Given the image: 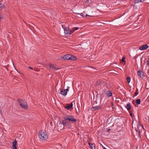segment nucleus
Listing matches in <instances>:
<instances>
[{"label": "nucleus", "mask_w": 149, "mask_h": 149, "mask_svg": "<svg viewBox=\"0 0 149 149\" xmlns=\"http://www.w3.org/2000/svg\"><path fill=\"white\" fill-rule=\"evenodd\" d=\"M38 136L39 138L42 140H46L47 139L48 136L46 132L44 130H41L39 132Z\"/></svg>", "instance_id": "1"}, {"label": "nucleus", "mask_w": 149, "mask_h": 149, "mask_svg": "<svg viewBox=\"0 0 149 149\" xmlns=\"http://www.w3.org/2000/svg\"><path fill=\"white\" fill-rule=\"evenodd\" d=\"M17 101L21 108H23L24 109H27L28 106L26 101L23 100H20L18 99Z\"/></svg>", "instance_id": "2"}, {"label": "nucleus", "mask_w": 149, "mask_h": 149, "mask_svg": "<svg viewBox=\"0 0 149 149\" xmlns=\"http://www.w3.org/2000/svg\"><path fill=\"white\" fill-rule=\"evenodd\" d=\"M64 120H68L69 121L72 122H76L77 120L74 119L73 116H68L66 117H64Z\"/></svg>", "instance_id": "3"}, {"label": "nucleus", "mask_w": 149, "mask_h": 149, "mask_svg": "<svg viewBox=\"0 0 149 149\" xmlns=\"http://www.w3.org/2000/svg\"><path fill=\"white\" fill-rule=\"evenodd\" d=\"M68 88H69V87H68V88L66 89H61L59 93L63 95H66L67 94V92L69 91V89Z\"/></svg>", "instance_id": "4"}, {"label": "nucleus", "mask_w": 149, "mask_h": 149, "mask_svg": "<svg viewBox=\"0 0 149 149\" xmlns=\"http://www.w3.org/2000/svg\"><path fill=\"white\" fill-rule=\"evenodd\" d=\"M64 125L62 124L61 122L57 123V128L58 130H61L64 128Z\"/></svg>", "instance_id": "5"}, {"label": "nucleus", "mask_w": 149, "mask_h": 149, "mask_svg": "<svg viewBox=\"0 0 149 149\" xmlns=\"http://www.w3.org/2000/svg\"><path fill=\"white\" fill-rule=\"evenodd\" d=\"M92 103V108L91 109L92 111H94L96 109H100L101 108V106H96L95 103Z\"/></svg>", "instance_id": "6"}, {"label": "nucleus", "mask_w": 149, "mask_h": 149, "mask_svg": "<svg viewBox=\"0 0 149 149\" xmlns=\"http://www.w3.org/2000/svg\"><path fill=\"white\" fill-rule=\"evenodd\" d=\"M69 28H66L64 29V33L66 34H71L72 33H73V31L69 30Z\"/></svg>", "instance_id": "7"}, {"label": "nucleus", "mask_w": 149, "mask_h": 149, "mask_svg": "<svg viewBox=\"0 0 149 149\" xmlns=\"http://www.w3.org/2000/svg\"><path fill=\"white\" fill-rule=\"evenodd\" d=\"M104 95H105L106 96H107L108 97H110L112 96V93L111 91H108L107 92H105L104 93Z\"/></svg>", "instance_id": "8"}, {"label": "nucleus", "mask_w": 149, "mask_h": 149, "mask_svg": "<svg viewBox=\"0 0 149 149\" xmlns=\"http://www.w3.org/2000/svg\"><path fill=\"white\" fill-rule=\"evenodd\" d=\"M148 47V46L147 44L143 45L142 46H141L139 48V49L140 50H143L146 49Z\"/></svg>", "instance_id": "9"}, {"label": "nucleus", "mask_w": 149, "mask_h": 149, "mask_svg": "<svg viewBox=\"0 0 149 149\" xmlns=\"http://www.w3.org/2000/svg\"><path fill=\"white\" fill-rule=\"evenodd\" d=\"M17 142L15 140L13 142V149H17Z\"/></svg>", "instance_id": "10"}, {"label": "nucleus", "mask_w": 149, "mask_h": 149, "mask_svg": "<svg viewBox=\"0 0 149 149\" xmlns=\"http://www.w3.org/2000/svg\"><path fill=\"white\" fill-rule=\"evenodd\" d=\"M73 102H72L70 104H68L65 107V108L68 110L70 109V108H72Z\"/></svg>", "instance_id": "11"}, {"label": "nucleus", "mask_w": 149, "mask_h": 149, "mask_svg": "<svg viewBox=\"0 0 149 149\" xmlns=\"http://www.w3.org/2000/svg\"><path fill=\"white\" fill-rule=\"evenodd\" d=\"M64 127H65L68 128H71V125L70 123L66 121V123L65 124Z\"/></svg>", "instance_id": "12"}, {"label": "nucleus", "mask_w": 149, "mask_h": 149, "mask_svg": "<svg viewBox=\"0 0 149 149\" xmlns=\"http://www.w3.org/2000/svg\"><path fill=\"white\" fill-rule=\"evenodd\" d=\"M54 65H53L52 64H50L49 66V67H50V68H52L53 69H55L56 70H58L59 69V68L56 67L55 66H54Z\"/></svg>", "instance_id": "13"}, {"label": "nucleus", "mask_w": 149, "mask_h": 149, "mask_svg": "<svg viewBox=\"0 0 149 149\" xmlns=\"http://www.w3.org/2000/svg\"><path fill=\"white\" fill-rule=\"evenodd\" d=\"M137 74L140 77H141L143 78V77L144 76V75L143 74H142V72L140 70H139L138 71Z\"/></svg>", "instance_id": "14"}, {"label": "nucleus", "mask_w": 149, "mask_h": 149, "mask_svg": "<svg viewBox=\"0 0 149 149\" xmlns=\"http://www.w3.org/2000/svg\"><path fill=\"white\" fill-rule=\"evenodd\" d=\"M126 107L128 110L129 111L132 108L130 103H127V106Z\"/></svg>", "instance_id": "15"}, {"label": "nucleus", "mask_w": 149, "mask_h": 149, "mask_svg": "<svg viewBox=\"0 0 149 149\" xmlns=\"http://www.w3.org/2000/svg\"><path fill=\"white\" fill-rule=\"evenodd\" d=\"M70 56L71 57H70V60H76L77 58L75 56L71 54H70Z\"/></svg>", "instance_id": "16"}, {"label": "nucleus", "mask_w": 149, "mask_h": 149, "mask_svg": "<svg viewBox=\"0 0 149 149\" xmlns=\"http://www.w3.org/2000/svg\"><path fill=\"white\" fill-rule=\"evenodd\" d=\"M89 144L90 146L92 149H95V147L94 146V145L92 144L91 143H89Z\"/></svg>", "instance_id": "17"}, {"label": "nucleus", "mask_w": 149, "mask_h": 149, "mask_svg": "<svg viewBox=\"0 0 149 149\" xmlns=\"http://www.w3.org/2000/svg\"><path fill=\"white\" fill-rule=\"evenodd\" d=\"M83 15L84 16H82L83 17H86L87 16H90V17H93L94 16V15H93V14H91L90 15H88L87 14H83Z\"/></svg>", "instance_id": "18"}, {"label": "nucleus", "mask_w": 149, "mask_h": 149, "mask_svg": "<svg viewBox=\"0 0 149 149\" xmlns=\"http://www.w3.org/2000/svg\"><path fill=\"white\" fill-rule=\"evenodd\" d=\"M144 0H135L134 1V3H138L139 2H142Z\"/></svg>", "instance_id": "19"}, {"label": "nucleus", "mask_w": 149, "mask_h": 149, "mask_svg": "<svg viewBox=\"0 0 149 149\" xmlns=\"http://www.w3.org/2000/svg\"><path fill=\"white\" fill-rule=\"evenodd\" d=\"M136 102L137 104H140L141 103V100L140 99H137L136 101Z\"/></svg>", "instance_id": "20"}, {"label": "nucleus", "mask_w": 149, "mask_h": 149, "mask_svg": "<svg viewBox=\"0 0 149 149\" xmlns=\"http://www.w3.org/2000/svg\"><path fill=\"white\" fill-rule=\"evenodd\" d=\"M66 55V57L67 58V60H70V57H71V56H70V54H67Z\"/></svg>", "instance_id": "21"}, {"label": "nucleus", "mask_w": 149, "mask_h": 149, "mask_svg": "<svg viewBox=\"0 0 149 149\" xmlns=\"http://www.w3.org/2000/svg\"><path fill=\"white\" fill-rule=\"evenodd\" d=\"M5 5L4 4H2V3H0V10L2 8H3L4 6Z\"/></svg>", "instance_id": "22"}, {"label": "nucleus", "mask_w": 149, "mask_h": 149, "mask_svg": "<svg viewBox=\"0 0 149 149\" xmlns=\"http://www.w3.org/2000/svg\"><path fill=\"white\" fill-rule=\"evenodd\" d=\"M139 92H138V90L137 88L136 89L135 92L134 93V96H136L137 95H138V94Z\"/></svg>", "instance_id": "23"}, {"label": "nucleus", "mask_w": 149, "mask_h": 149, "mask_svg": "<svg viewBox=\"0 0 149 149\" xmlns=\"http://www.w3.org/2000/svg\"><path fill=\"white\" fill-rule=\"evenodd\" d=\"M66 55H65L63 57H61V58L62 60H67V58L66 57Z\"/></svg>", "instance_id": "24"}, {"label": "nucleus", "mask_w": 149, "mask_h": 149, "mask_svg": "<svg viewBox=\"0 0 149 149\" xmlns=\"http://www.w3.org/2000/svg\"><path fill=\"white\" fill-rule=\"evenodd\" d=\"M127 81L128 83H129L130 81V77H128L127 78Z\"/></svg>", "instance_id": "25"}, {"label": "nucleus", "mask_w": 149, "mask_h": 149, "mask_svg": "<svg viewBox=\"0 0 149 149\" xmlns=\"http://www.w3.org/2000/svg\"><path fill=\"white\" fill-rule=\"evenodd\" d=\"M74 13L75 14H77V15H79L81 16H84V15H83V13H78V12H74Z\"/></svg>", "instance_id": "26"}, {"label": "nucleus", "mask_w": 149, "mask_h": 149, "mask_svg": "<svg viewBox=\"0 0 149 149\" xmlns=\"http://www.w3.org/2000/svg\"><path fill=\"white\" fill-rule=\"evenodd\" d=\"M106 86L108 89L110 88L111 87L110 85L108 84H106Z\"/></svg>", "instance_id": "27"}, {"label": "nucleus", "mask_w": 149, "mask_h": 149, "mask_svg": "<svg viewBox=\"0 0 149 149\" xmlns=\"http://www.w3.org/2000/svg\"><path fill=\"white\" fill-rule=\"evenodd\" d=\"M79 29V27H74V28H73V29H72V30H73V32L74 31H76V30H77V29Z\"/></svg>", "instance_id": "28"}, {"label": "nucleus", "mask_w": 149, "mask_h": 149, "mask_svg": "<svg viewBox=\"0 0 149 149\" xmlns=\"http://www.w3.org/2000/svg\"><path fill=\"white\" fill-rule=\"evenodd\" d=\"M102 138L101 139H99V140H98L99 143L100 144V145L102 146Z\"/></svg>", "instance_id": "29"}, {"label": "nucleus", "mask_w": 149, "mask_h": 149, "mask_svg": "<svg viewBox=\"0 0 149 149\" xmlns=\"http://www.w3.org/2000/svg\"><path fill=\"white\" fill-rule=\"evenodd\" d=\"M125 56L123 57L122 59V62L123 63L125 62Z\"/></svg>", "instance_id": "30"}, {"label": "nucleus", "mask_w": 149, "mask_h": 149, "mask_svg": "<svg viewBox=\"0 0 149 149\" xmlns=\"http://www.w3.org/2000/svg\"><path fill=\"white\" fill-rule=\"evenodd\" d=\"M61 123L62 124H63L64 125H65V124L66 123V121L64 122V121H63L62 122H61ZM65 125H64V127Z\"/></svg>", "instance_id": "31"}, {"label": "nucleus", "mask_w": 149, "mask_h": 149, "mask_svg": "<svg viewBox=\"0 0 149 149\" xmlns=\"http://www.w3.org/2000/svg\"><path fill=\"white\" fill-rule=\"evenodd\" d=\"M148 60L147 61V65H149V58H148Z\"/></svg>", "instance_id": "32"}, {"label": "nucleus", "mask_w": 149, "mask_h": 149, "mask_svg": "<svg viewBox=\"0 0 149 149\" xmlns=\"http://www.w3.org/2000/svg\"><path fill=\"white\" fill-rule=\"evenodd\" d=\"M129 113H130V116L132 117L133 116V113H132L130 112L129 111Z\"/></svg>", "instance_id": "33"}, {"label": "nucleus", "mask_w": 149, "mask_h": 149, "mask_svg": "<svg viewBox=\"0 0 149 149\" xmlns=\"http://www.w3.org/2000/svg\"><path fill=\"white\" fill-rule=\"evenodd\" d=\"M107 90H106V89H104V93H105V92H107Z\"/></svg>", "instance_id": "34"}, {"label": "nucleus", "mask_w": 149, "mask_h": 149, "mask_svg": "<svg viewBox=\"0 0 149 149\" xmlns=\"http://www.w3.org/2000/svg\"><path fill=\"white\" fill-rule=\"evenodd\" d=\"M141 132V131H139V135L140 136V132Z\"/></svg>", "instance_id": "35"}, {"label": "nucleus", "mask_w": 149, "mask_h": 149, "mask_svg": "<svg viewBox=\"0 0 149 149\" xmlns=\"http://www.w3.org/2000/svg\"><path fill=\"white\" fill-rule=\"evenodd\" d=\"M29 68L31 70H32L33 69V68L31 67H29Z\"/></svg>", "instance_id": "36"}, {"label": "nucleus", "mask_w": 149, "mask_h": 149, "mask_svg": "<svg viewBox=\"0 0 149 149\" xmlns=\"http://www.w3.org/2000/svg\"><path fill=\"white\" fill-rule=\"evenodd\" d=\"M110 130H111L110 129H109L107 130V131H110Z\"/></svg>", "instance_id": "37"}, {"label": "nucleus", "mask_w": 149, "mask_h": 149, "mask_svg": "<svg viewBox=\"0 0 149 149\" xmlns=\"http://www.w3.org/2000/svg\"><path fill=\"white\" fill-rule=\"evenodd\" d=\"M103 149H107V148H106L105 147H104L103 146Z\"/></svg>", "instance_id": "38"}, {"label": "nucleus", "mask_w": 149, "mask_h": 149, "mask_svg": "<svg viewBox=\"0 0 149 149\" xmlns=\"http://www.w3.org/2000/svg\"><path fill=\"white\" fill-rule=\"evenodd\" d=\"M1 110L0 109V112H1Z\"/></svg>", "instance_id": "39"}, {"label": "nucleus", "mask_w": 149, "mask_h": 149, "mask_svg": "<svg viewBox=\"0 0 149 149\" xmlns=\"http://www.w3.org/2000/svg\"><path fill=\"white\" fill-rule=\"evenodd\" d=\"M95 103L96 104H97V101H95Z\"/></svg>", "instance_id": "40"}, {"label": "nucleus", "mask_w": 149, "mask_h": 149, "mask_svg": "<svg viewBox=\"0 0 149 149\" xmlns=\"http://www.w3.org/2000/svg\"><path fill=\"white\" fill-rule=\"evenodd\" d=\"M89 1V0H87L86 1L88 2Z\"/></svg>", "instance_id": "41"}]
</instances>
